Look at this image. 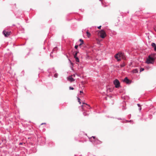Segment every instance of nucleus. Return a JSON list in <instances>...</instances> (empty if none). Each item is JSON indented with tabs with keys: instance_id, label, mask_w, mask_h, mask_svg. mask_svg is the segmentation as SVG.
<instances>
[{
	"instance_id": "nucleus-1",
	"label": "nucleus",
	"mask_w": 156,
	"mask_h": 156,
	"mask_svg": "<svg viewBox=\"0 0 156 156\" xmlns=\"http://www.w3.org/2000/svg\"><path fill=\"white\" fill-rule=\"evenodd\" d=\"M124 54L120 52L117 53L115 55V58L117 59L118 61H121V58L124 59Z\"/></svg>"
},
{
	"instance_id": "nucleus-2",
	"label": "nucleus",
	"mask_w": 156,
	"mask_h": 156,
	"mask_svg": "<svg viewBox=\"0 0 156 156\" xmlns=\"http://www.w3.org/2000/svg\"><path fill=\"white\" fill-rule=\"evenodd\" d=\"M90 141L95 144H100L101 143V142L100 140L95 138V137L92 136L89 138Z\"/></svg>"
},
{
	"instance_id": "nucleus-3",
	"label": "nucleus",
	"mask_w": 156,
	"mask_h": 156,
	"mask_svg": "<svg viewBox=\"0 0 156 156\" xmlns=\"http://www.w3.org/2000/svg\"><path fill=\"white\" fill-rule=\"evenodd\" d=\"M154 59L152 57H151V56L149 55L148 58H147L146 62L148 64H154Z\"/></svg>"
},
{
	"instance_id": "nucleus-4",
	"label": "nucleus",
	"mask_w": 156,
	"mask_h": 156,
	"mask_svg": "<svg viewBox=\"0 0 156 156\" xmlns=\"http://www.w3.org/2000/svg\"><path fill=\"white\" fill-rule=\"evenodd\" d=\"M99 34L102 38H104L106 35L105 32L103 30H101L99 32Z\"/></svg>"
},
{
	"instance_id": "nucleus-5",
	"label": "nucleus",
	"mask_w": 156,
	"mask_h": 156,
	"mask_svg": "<svg viewBox=\"0 0 156 156\" xmlns=\"http://www.w3.org/2000/svg\"><path fill=\"white\" fill-rule=\"evenodd\" d=\"M116 88H119L120 86V83L119 80L117 79L115 80L113 82Z\"/></svg>"
},
{
	"instance_id": "nucleus-6",
	"label": "nucleus",
	"mask_w": 156,
	"mask_h": 156,
	"mask_svg": "<svg viewBox=\"0 0 156 156\" xmlns=\"http://www.w3.org/2000/svg\"><path fill=\"white\" fill-rule=\"evenodd\" d=\"M48 71L50 74L49 75H50L51 76H52L53 73L56 72V71L55 69L54 68L48 69Z\"/></svg>"
},
{
	"instance_id": "nucleus-7",
	"label": "nucleus",
	"mask_w": 156,
	"mask_h": 156,
	"mask_svg": "<svg viewBox=\"0 0 156 156\" xmlns=\"http://www.w3.org/2000/svg\"><path fill=\"white\" fill-rule=\"evenodd\" d=\"M72 75L70 76L67 77V80L70 82H72L75 80L72 77Z\"/></svg>"
},
{
	"instance_id": "nucleus-8",
	"label": "nucleus",
	"mask_w": 156,
	"mask_h": 156,
	"mask_svg": "<svg viewBox=\"0 0 156 156\" xmlns=\"http://www.w3.org/2000/svg\"><path fill=\"white\" fill-rule=\"evenodd\" d=\"M3 34L4 35L5 37H7L8 36L10 35V32H8L5 31V30H4L3 32Z\"/></svg>"
},
{
	"instance_id": "nucleus-9",
	"label": "nucleus",
	"mask_w": 156,
	"mask_h": 156,
	"mask_svg": "<svg viewBox=\"0 0 156 156\" xmlns=\"http://www.w3.org/2000/svg\"><path fill=\"white\" fill-rule=\"evenodd\" d=\"M155 60L156 59V53H153L149 55Z\"/></svg>"
},
{
	"instance_id": "nucleus-10",
	"label": "nucleus",
	"mask_w": 156,
	"mask_h": 156,
	"mask_svg": "<svg viewBox=\"0 0 156 156\" xmlns=\"http://www.w3.org/2000/svg\"><path fill=\"white\" fill-rule=\"evenodd\" d=\"M123 81L126 82V83L127 84L129 83L130 82H129V79L127 78V77H126L124 79Z\"/></svg>"
},
{
	"instance_id": "nucleus-11",
	"label": "nucleus",
	"mask_w": 156,
	"mask_h": 156,
	"mask_svg": "<svg viewBox=\"0 0 156 156\" xmlns=\"http://www.w3.org/2000/svg\"><path fill=\"white\" fill-rule=\"evenodd\" d=\"M30 150L31 153H35L36 151V148L35 147H32Z\"/></svg>"
},
{
	"instance_id": "nucleus-12",
	"label": "nucleus",
	"mask_w": 156,
	"mask_h": 156,
	"mask_svg": "<svg viewBox=\"0 0 156 156\" xmlns=\"http://www.w3.org/2000/svg\"><path fill=\"white\" fill-rule=\"evenodd\" d=\"M57 49H58L57 47H55V48H53L52 51L51 52V53H53L54 52H56V51L57 50Z\"/></svg>"
},
{
	"instance_id": "nucleus-13",
	"label": "nucleus",
	"mask_w": 156,
	"mask_h": 156,
	"mask_svg": "<svg viewBox=\"0 0 156 156\" xmlns=\"http://www.w3.org/2000/svg\"><path fill=\"white\" fill-rule=\"evenodd\" d=\"M132 72L134 73H137L138 72V71L137 69H135L132 70Z\"/></svg>"
},
{
	"instance_id": "nucleus-14",
	"label": "nucleus",
	"mask_w": 156,
	"mask_h": 156,
	"mask_svg": "<svg viewBox=\"0 0 156 156\" xmlns=\"http://www.w3.org/2000/svg\"><path fill=\"white\" fill-rule=\"evenodd\" d=\"M86 33L87 34V36L88 37H89L90 36V34L88 32V31H87L86 32Z\"/></svg>"
},
{
	"instance_id": "nucleus-15",
	"label": "nucleus",
	"mask_w": 156,
	"mask_h": 156,
	"mask_svg": "<svg viewBox=\"0 0 156 156\" xmlns=\"http://www.w3.org/2000/svg\"><path fill=\"white\" fill-rule=\"evenodd\" d=\"M125 66V63L123 62L122 64L120 65V66L121 68Z\"/></svg>"
},
{
	"instance_id": "nucleus-16",
	"label": "nucleus",
	"mask_w": 156,
	"mask_h": 156,
	"mask_svg": "<svg viewBox=\"0 0 156 156\" xmlns=\"http://www.w3.org/2000/svg\"><path fill=\"white\" fill-rule=\"evenodd\" d=\"M75 59L76 61L77 62H79V59L78 57H76L75 58Z\"/></svg>"
},
{
	"instance_id": "nucleus-17",
	"label": "nucleus",
	"mask_w": 156,
	"mask_h": 156,
	"mask_svg": "<svg viewBox=\"0 0 156 156\" xmlns=\"http://www.w3.org/2000/svg\"><path fill=\"white\" fill-rule=\"evenodd\" d=\"M151 45L153 48L156 46L155 44L154 43H152L151 44Z\"/></svg>"
},
{
	"instance_id": "nucleus-18",
	"label": "nucleus",
	"mask_w": 156,
	"mask_h": 156,
	"mask_svg": "<svg viewBox=\"0 0 156 156\" xmlns=\"http://www.w3.org/2000/svg\"><path fill=\"white\" fill-rule=\"evenodd\" d=\"M83 104H85V105L84 106V107H86V106H87L88 107H87V108H90V106L89 105H87V104L85 103H83Z\"/></svg>"
},
{
	"instance_id": "nucleus-19",
	"label": "nucleus",
	"mask_w": 156,
	"mask_h": 156,
	"mask_svg": "<svg viewBox=\"0 0 156 156\" xmlns=\"http://www.w3.org/2000/svg\"><path fill=\"white\" fill-rule=\"evenodd\" d=\"M58 76V74L57 73H55L54 74V76L55 78H57Z\"/></svg>"
},
{
	"instance_id": "nucleus-20",
	"label": "nucleus",
	"mask_w": 156,
	"mask_h": 156,
	"mask_svg": "<svg viewBox=\"0 0 156 156\" xmlns=\"http://www.w3.org/2000/svg\"><path fill=\"white\" fill-rule=\"evenodd\" d=\"M144 70V68H141L140 69V72H142Z\"/></svg>"
},
{
	"instance_id": "nucleus-21",
	"label": "nucleus",
	"mask_w": 156,
	"mask_h": 156,
	"mask_svg": "<svg viewBox=\"0 0 156 156\" xmlns=\"http://www.w3.org/2000/svg\"><path fill=\"white\" fill-rule=\"evenodd\" d=\"M78 98V102L80 104H81L80 99L79 98Z\"/></svg>"
},
{
	"instance_id": "nucleus-22",
	"label": "nucleus",
	"mask_w": 156,
	"mask_h": 156,
	"mask_svg": "<svg viewBox=\"0 0 156 156\" xmlns=\"http://www.w3.org/2000/svg\"><path fill=\"white\" fill-rule=\"evenodd\" d=\"M83 114L84 116H87V115H88V114H87L86 113V112H83Z\"/></svg>"
},
{
	"instance_id": "nucleus-23",
	"label": "nucleus",
	"mask_w": 156,
	"mask_h": 156,
	"mask_svg": "<svg viewBox=\"0 0 156 156\" xmlns=\"http://www.w3.org/2000/svg\"><path fill=\"white\" fill-rule=\"evenodd\" d=\"M77 53H75V54L74 55V58H76V57H77Z\"/></svg>"
},
{
	"instance_id": "nucleus-24",
	"label": "nucleus",
	"mask_w": 156,
	"mask_h": 156,
	"mask_svg": "<svg viewBox=\"0 0 156 156\" xmlns=\"http://www.w3.org/2000/svg\"><path fill=\"white\" fill-rule=\"evenodd\" d=\"M69 89L70 90H73L74 89V88L73 87H69Z\"/></svg>"
},
{
	"instance_id": "nucleus-25",
	"label": "nucleus",
	"mask_w": 156,
	"mask_h": 156,
	"mask_svg": "<svg viewBox=\"0 0 156 156\" xmlns=\"http://www.w3.org/2000/svg\"><path fill=\"white\" fill-rule=\"evenodd\" d=\"M79 40L81 42V43H82V41H83V40L82 39H80Z\"/></svg>"
},
{
	"instance_id": "nucleus-26",
	"label": "nucleus",
	"mask_w": 156,
	"mask_h": 156,
	"mask_svg": "<svg viewBox=\"0 0 156 156\" xmlns=\"http://www.w3.org/2000/svg\"><path fill=\"white\" fill-rule=\"evenodd\" d=\"M78 45H75V48H76V49H77L78 47Z\"/></svg>"
},
{
	"instance_id": "nucleus-27",
	"label": "nucleus",
	"mask_w": 156,
	"mask_h": 156,
	"mask_svg": "<svg viewBox=\"0 0 156 156\" xmlns=\"http://www.w3.org/2000/svg\"><path fill=\"white\" fill-rule=\"evenodd\" d=\"M137 106H138V107H141V105H140V104H137Z\"/></svg>"
},
{
	"instance_id": "nucleus-28",
	"label": "nucleus",
	"mask_w": 156,
	"mask_h": 156,
	"mask_svg": "<svg viewBox=\"0 0 156 156\" xmlns=\"http://www.w3.org/2000/svg\"><path fill=\"white\" fill-rule=\"evenodd\" d=\"M84 134V133L83 132H81L80 133V135H81V134Z\"/></svg>"
},
{
	"instance_id": "nucleus-29",
	"label": "nucleus",
	"mask_w": 156,
	"mask_h": 156,
	"mask_svg": "<svg viewBox=\"0 0 156 156\" xmlns=\"http://www.w3.org/2000/svg\"><path fill=\"white\" fill-rule=\"evenodd\" d=\"M154 51H156V46H155V47H154Z\"/></svg>"
},
{
	"instance_id": "nucleus-30",
	"label": "nucleus",
	"mask_w": 156,
	"mask_h": 156,
	"mask_svg": "<svg viewBox=\"0 0 156 156\" xmlns=\"http://www.w3.org/2000/svg\"><path fill=\"white\" fill-rule=\"evenodd\" d=\"M101 27V26H100L98 27V28L99 29H100Z\"/></svg>"
},
{
	"instance_id": "nucleus-31",
	"label": "nucleus",
	"mask_w": 156,
	"mask_h": 156,
	"mask_svg": "<svg viewBox=\"0 0 156 156\" xmlns=\"http://www.w3.org/2000/svg\"><path fill=\"white\" fill-rule=\"evenodd\" d=\"M83 44V41H82V43H80L79 44V45L80 46L81 45H82V44Z\"/></svg>"
},
{
	"instance_id": "nucleus-32",
	"label": "nucleus",
	"mask_w": 156,
	"mask_h": 156,
	"mask_svg": "<svg viewBox=\"0 0 156 156\" xmlns=\"http://www.w3.org/2000/svg\"><path fill=\"white\" fill-rule=\"evenodd\" d=\"M139 109L140 110V111L141 109V107H139Z\"/></svg>"
},
{
	"instance_id": "nucleus-33",
	"label": "nucleus",
	"mask_w": 156,
	"mask_h": 156,
	"mask_svg": "<svg viewBox=\"0 0 156 156\" xmlns=\"http://www.w3.org/2000/svg\"><path fill=\"white\" fill-rule=\"evenodd\" d=\"M52 53H51H51L50 54V56H51V57H53V56L52 55H51V54Z\"/></svg>"
},
{
	"instance_id": "nucleus-34",
	"label": "nucleus",
	"mask_w": 156,
	"mask_h": 156,
	"mask_svg": "<svg viewBox=\"0 0 156 156\" xmlns=\"http://www.w3.org/2000/svg\"><path fill=\"white\" fill-rule=\"evenodd\" d=\"M80 92L81 93H83V92L82 91H80Z\"/></svg>"
},
{
	"instance_id": "nucleus-35",
	"label": "nucleus",
	"mask_w": 156,
	"mask_h": 156,
	"mask_svg": "<svg viewBox=\"0 0 156 156\" xmlns=\"http://www.w3.org/2000/svg\"><path fill=\"white\" fill-rule=\"evenodd\" d=\"M101 3H102V5H103V6L104 7H105V6H106V5H103V3H102V2H101Z\"/></svg>"
},
{
	"instance_id": "nucleus-36",
	"label": "nucleus",
	"mask_w": 156,
	"mask_h": 156,
	"mask_svg": "<svg viewBox=\"0 0 156 156\" xmlns=\"http://www.w3.org/2000/svg\"><path fill=\"white\" fill-rule=\"evenodd\" d=\"M19 144L20 145H22L23 144V143H20V144Z\"/></svg>"
},
{
	"instance_id": "nucleus-37",
	"label": "nucleus",
	"mask_w": 156,
	"mask_h": 156,
	"mask_svg": "<svg viewBox=\"0 0 156 156\" xmlns=\"http://www.w3.org/2000/svg\"><path fill=\"white\" fill-rule=\"evenodd\" d=\"M118 119L119 120H121V119L120 118H118Z\"/></svg>"
},
{
	"instance_id": "nucleus-38",
	"label": "nucleus",
	"mask_w": 156,
	"mask_h": 156,
	"mask_svg": "<svg viewBox=\"0 0 156 156\" xmlns=\"http://www.w3.org/2000/svg\"><path fill=\"white\" fill-rule=\"evenodd\" d=\"M78 52H78V51H76V52H75V53H77H77H78Z\"/></svg>"
},
{
	"instance_id": "nucleus-39",
	"label": "nucleus",
	"mask_w": 156,
	"mask_h": 156,
	"mask_svg": "<svg viewBox=\"0 0 156 156\" xmlns=\"http://www.w3.org/2000/svg\"><path fill=\"white\" fill-rule=\"evenodd\" d=\"M76 75V74H74L73 75V76H74V77H75V76Z\"/></svg>"
},
{
	"instance_id": "nucleus-40",
	"label": "nucleus",
	"mask_w": 156,
	"mask_h": 156,
	"mask_svg": "<svg viewBox=\"0 0 156 156\" xmlns=\"http://www.w3.org/2000/svg\"><path fill=\"white\" fill-rule=\"evenodd\" d=\"M45 124V123H42L41 124V125H42L44 124Z\"/></svg>"
},
{
	"instance_id": "nucleus-41",
	"label": "nucleus",
	"mask_w": 156,
	"mask_h": 156,
	"mask_svg": "<svg viewBox=\"0 0 156 156\" xmlns=\"http://www.w3.org/2000/svg\"><path fill=\"white\" fill-rule=\"evenodd\" d=\"M82 108H83L84 106H83V105H82Z\"/></svg>"
},
{
	"instance_id": "nucleus-42",
	"label": "nucleus",
	"mask_w": 156,
	"mask_h": 156,
	"mask_svg": "<svg viewBox=\"0 0 156 156\" xmlns=\"http://www.w3.org/2000/svg\"><path fill=\"white\" fill-rule=\"evenodd\" d=\"M129 122H131L132 121L131 120H130V121H129Z\"/></svg>"
},
{
	"instance_id": "nucleus-43",
	"label": "nucleus",
	"mask_w": 156,
	"mask_h": 156,
	"mask_svg": "<svg viewBox=\"0 0 156 156\" xmlns=\"http://www.w3.org/2000/svg\"><path fill=\"white\" fill-rule=\"evenodd\" d=\"M126 121L127 122H129V121H127V120H126Z\"/></svg>"
},
{
	"instance_id": "nucleus-44",
	"label": "nucleus",
	"mask_w": 156,
	"mask_h": 156,
	"mask_svg": "<svg viewBox=\"0 0 156 156\" xmlns=\"http://www.w3.org/2000/svg\"><path fill=\"white\" fill-rule=\"evenodd\" d=\"M92 140L93 141H94V140H93V139H92Z\"/></svg>"
},
{
	"instance_id": "nucleus-45",
	"label": "nucleus",
	"mask_w": 156,
	"mask_h": 156,
	"mask_svg": "<svg viewBox=\"0 0 156 156\" xmlns=\"http://www.w3.org/2000/svg\"><path fill=\"white\" fill-rule=\"evenodd\" d=\"M18 12H17V13H16V15H17V14H18Z\"/></svg>"
},
{
	"instance_id": "nucleus-46",
	"label": "nucleus",
	"mask_w": 156,
	"mask_h": 156,
	"mask_svg": "<svg viewBox=\"0 0 156 156\" xmlns=\"http://www.w3.org/2000/svg\"><path fill=\"white\" fill-rule=\"evenodd\" d=\"M100 1H101V0H99Z\"/></svg>"
},
{
	"instance_id": "nucleus-47",
	"label": "nucleus",
	"mask_w": 156,
	"mask_h": 156,
	"mask_svg": "<svg viewBox=\"0 0 156 156\" xmlns=\"http://www.w3.org/2000/svg\"><path fill=\"white\" fill-rule=\"evenodd\" d=\"M71 64H73V63H71Z\"/></svg>"
},
{
	"instance_id": "nucleus-48",
	"label": "nucleus",
	"mask_w": 156,
	"mask_h": 156,
	"mask_svg": "<svg viewBox=\"0 0 156 156\" xmlns=\"http://www.w3.org/2000/svg\"><path fill=\"white\" fill-rule=\"evenodd\" d=\"M155 31H156V30H155Z\"/></svg>"
}]
</instances>
